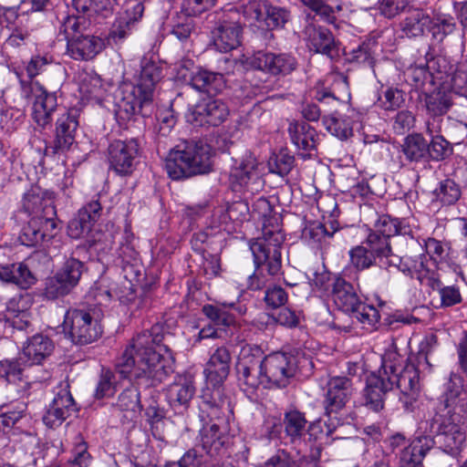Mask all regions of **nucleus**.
Instances as JSON below:
<instances>
[{
    "mask_svg": "<svg viewBox=\"0 0 467 467\" xmlns=\"http://www.w3.org/2000/svg\"><path fill=\"white\" fill-rule=\"evenodd\" d=\"M162 77V67L150 57H143L140 69L133 76L134 83H122L115 95L120 117L143 114V109L151 104L155 88Z\"/></svg>",
    "mask_w": 467,
    "mask_h": 467,
    "instance_id": "obj_3",
    "label": "nucleus"
},
{
    "mask_svg": "<svg viewBox=\"0 0 467 467\" xmlns=\"http://www.w3.org/2000/svg\"><path fill=\"white\" fill-rule=\"evenodd\" d=\"M394 266L406 275L417 279L421 285L430 288L439 286L440 275L431 267L430 260L424 254L415 257H400V263Z\"/></svg>",
    "mask_w": 467,
    "mask_h": 467,
    "instance_id": "obj_22",
    "label": "nucleus"
},
{
    "mask_svg": "<svg viewBox=\"0 0 467 467\" xmlns=\"http://www.w3.org/2000/svg\"><path fill=\"white\" fill-rule=\"evenodd\" d=\"M348 256L349 265L358 272L367 270L379 264L363 243L350 248Z\"/></svg>",
    "mask_w": 467,
    "mask_h": 467,
    "instance_id": "obj_47",
    "label": "nucleus"
},
{
    "mask_svg": "<svg viewBox=\"0 0 467 467\" xmlns=\"http://www.w3.org/2000/svg\"><path fill=\"white\" fill-rule=\"evenodd\" d=\"M333 299L338 308L348 315L362 302L353 285L342 277H337L334 281Z\"/></svg>",
    "mask_w": 467,
    "mask_h": 467,
    "instance_id": "obj_36",
    "label": "nucleus"
},
{
    "mask_svg": "<svg viewBox=\"0 0 467 467\" xmlns=\"http://www.w3.org/2000/svg\"><path fill=\"white\" fill-rule=\"evenodd\" d=\"M380 369L385 379L392 383V389H400L406 405L418 399L420 390L419 368L411 360L407 362L395 348H389L381 357Z\"/></svg>",
    "mask_w": 467,
    "mask_h": 467,
    "instance_id": "obj_6",
    "label": "nucleus"
},
{
    "mask_svg": "<svg viewBox=\"0 0 467 467\" xmlns=\"http://www.w3.org/2000/svg\"><path fill=\"white\" fill-rule=\"evenodd\" d=\"M240 386L247 395H253L262 386L270 389V384L262 364V353L259 348L245 346L242 348L236 364Z\"/></svg>",
    "mask_w": 467,
    "mask_h": 467,
    "instance_id": "obj_8",
    "label": "nucleus"
},
{
    "mask_svg": "<svg viewBox=\"0 0 467 467\" xmlns=\"http://www.w3.org/2000/svg\"><path fill=\"white\" fill-rule=\"evenodd\" d=\"M84 265L78 259H67L56 275L47 282L45 294L49 299L68 295L78 284Z\"/></svg>",
    "mask_w": 467,
    "mask_h": 467,
    "instance_id": "obj_14",
    "label": "nucleus"
},
{
    "mask_svg": "<svg viewBox=\"0 0 467 467\" xmlns=\"http://www.w3.org/2000/svg\"><path fill=\"white\" fill-rule=\"evenodd\" d=\"M228 115L229 109L223 101L203 99L189 109L186 119L194 127L219 126Z\"/></svg>",
    "mask_w": 467,
    "mask_h": 467,
    "instance_id": "obj_17",
    "label": "nucleus"
},
{
    "mask_svg": "<svg viewBox=\"0 0 467 467\" xmlns=\"http://www.w3.org/2000/svg\"><path fill=\"white\" fill-rule=\"evenodd\" d=\"M431 23L430 16L422 9L408 7L400 28L408 37H416L422 36Z\"/></svg>",
    "mask_w": 467,
    "mask_h": 467,
    "instance_id": "obj_39",
    "label": "nucleus"
},
{
    "mask_svg": "<svg viewBox=\"0 0 467 467\" xmlns=\"http://www.w3.org/2000/svg\"><path fill=\"white\" fill-rule=\"evenodd\" d=\"M264 467H300V463L285 450H278L265 462Z\"/></svg>",
    "mask_w": 467,
    "mask_h": 467,
    "instance_id": "obj_64",
    "label": "nucleus"
},
{
    "mask_svg": "<svg viewBox=\"0 0 467 467\" xmlns=\"http://www.w3.org/2000/svg\"><path fill=\"white\" fill-rule=\"evenodd\" d=\"M21 359H5L0 361V378L8 383L23 380L24 368Z\"/></svg>",
    "mask_w": 467,
    "mask_h": 467,
    "instance_id": "obj_58",
    "label": "nucleus"
},
{
    "mask_svg": "<svg viewBox=\"0 0 467 467\" xmlns=\"http://www.w3.org/2000/svg\"><path fill=\"white\" fill-rule=\"evenodd\" d=\"M251 66L273 76H286L297 66L296 59L286 53H272L258 51L250 62Z\"/></svg>",
    "mask_w": 467,
    "mask_h": 467,
    "instance_id": "obj_21",
    "label": "nucleus"
},
{
    "mask_svg": "<svg viewBox=\"0 0 467 467\" xmlns=\"http://www.w3.org/2000/svg\"><path fill=\"white\" fill-rule=\"evenodd\" d=\"M408 7V0H378L373 9L384 17L391 19L405 12Z\"/></svg>",
    "mask_w": 467,
    "mask_h": 467,
    "instance_id": "obj_57",
    "label": "nucleus"
},
{
    "mask_svg": "<svg viewBox=\"0 0 467 467\" xmlns=\"http://www.w3.org/2000/svg\"><path fill=\"white\" fill-rule=\"evenodd\" d=\"M285 436L291 442L301 441L307 431V420L305 414L296 410H290L284 415Z\"/></svg>",
    "mask_w": 467,
    "mask_h": 467,
    "instance_id": "obj_42",
    "label": "nucleus"
},
{
    "mask_svg": "<svg viewBox=\"0 0 467 467\" xmlns=\"http://www.w3.org/2000/svg\"><path fill=\"white\" fill-rule=\"evenodd\" d=\"M160 331V326H153L150 331H143L131 339L116 362V371L121 378L155 387L170 376L173 359L161 345L163 336Z\"/></svg>",
    "mask_w": 467,
    "mask_h": 467,
    "instance_id": "obj_1",
    "label": "nucleus"
},
{
    "mask_svg": "<svg viewBox=\"0 0 467 467\" xmlns=\"http://www.w3.org/2000/svg\"><path fill=\"white\" fill-rule=\"evenodd\" d=\"M437 201L445 204H454L461 197L460 186L451 179L441 181L433 192Z\"/></svg>",
    "mask_w": 467,
    "mask_h": 467,
    "instance_id": "obj_53",
    "label": "nucleus"
},
{
    "mask_svg": "<svg viewBox=\"0 0 467 467\" xmlns=\"http://www.w3.org/2000/svg\"><path fill=\"white\" fill-rule=\"evenodd\" d=\"M0 280L26 289L35 283L36 279L25 264L18 263L0 265Z\"/></svg>",
    "mask_w": 467,
    "mask_h": 467,
    "instance_id": "obj_40",
    "label": "nucleus"
},
{
    "mask_svg": "<svg viewBox=\"0 0 467 467\" xmlns=\"http://www.w3.org/2000/svg\"><path fill=\"white\" fill-rule=\"evenodd\" d=\"M295 159L293 156L280 151L272 155L268 160V169L272 173L281 177L287 175L294 166Z\"/></svg>",
    "mask_w": 467,
    "mask_h": 467,
    "instance_id": "obj_56",
    "label": "nucleus"
},
{
    "mask_svg": "<svg viewBox=\"0 0 467 467\" xmlns=\"http://www.w3.org/2000/svg\"><path fill=\"white\" fill-rule=\"evenodd\" d=\"M400 148V152L401 153L399 157L400 167L406 165L402 158L409 164L426 161L429 158V142L420 133H412L406 136Z\"/></svg>",
    "mask_w": 467,
    "mask_h": 467,
    "instance_id": "obj_30",
    "label": "nucleus"
},
{
    "mask_svg": "<svg viewBox=\"0 0 467 467\" xmlns=\"http://www.w3.org/2000/svg\"><path fill=\"white\" fill-rule=\"evenodd\" d=\"M266 233V241H257L250 246L255 265L254 272L248 277V288L252 290L270 286L274 276L281 270L284 237L280 233Z\"/></svg>",
    "mask_w": 467,
    "mask_h": 467,
    "instance_id": "obj_4",
    "label": "nucleus"
},
{
    "mask_svg": "<svg viewBox=\"0 0 467 467\" xmlns=\"http://www.w3.org/2000/svg\"><path fill=\"white\" fill-rule=\"evenodd\" d=\"M78 127L77 110L70 109L59 113L56 122L55 138L49 146L46 147L47 155H56L68 150L75 142L76 131Z\"/></svg>",
    "mask_w": 467,
    "mask_h": 467,
    "instance_id": "obj_19",
    "label": "nucleus"
},
{
    "mask_svg": "<svg viewBox=\"0 0 467 467\" xmlns=\"http://www.w3.org/2000/svg\"><path fill=\"white\" fill-rule=\"evenodd\" d=\"M355 391L352 379L348 377L334 376L327 380L323 404L330 420L346 408Z\"/></svg>",
    "mask_w": 467,
    "mask_h": 467,
    "instance_id": "obj_16",
    "label": "nucleus"
},
{
    "mask_svg": "<svg viewBox=\"0 0 467 467\" xmlns=\"http://www.w3.org/2000/svg\"><path fill=\"white\" fill-rule=\"evenodd\" d=\"M429 142V157L433 161H442L452 153L451 144L442 135L432 136Z\"/></svg>",
    "mask_w": 467,
    "mask_h": 467,
    "instance_id": "obj_59",
    "label": "nucleus"
},
{
    "mask_svg": "<svg viewBox=\"0 0 467 467\" xmlns=\"http://www.w3.org/2000/svg\"><path fill=\"white\" fill-rule=\"evenodd\" d=\"M211 148L203 143H187L171 150L164 168L172 180L186 179L211 170Z\"/></svg>",
    "mask_w": 467,
    "mask_h": 467,
    "instance_id": "obj_5",
    "label": "nucleus"
},
{
    "mask_svg": "<svg viewBox=\"0 0 467 467\" xmlns=\"http://www.w3.org/2000/svg\"><path fill=\"white\" fill-rule=\"evenodd\" d=\"M257 161L252 156H247L235 161L230 171V182L234 191L244 188L248 183L257 179Z\"/></svg>",
    "mask_w": 467,
    "mask_h": 467,
    "instance_id": "obj_37",
    "label": "nucleus"
},
{
    "mask_svg": "<svg viewBox=\"0 0 467 467\" xmlns=\"http://www.w3.org/2000/svg\"><path fill=\"white\" fill-rule=\"evenodd\" d=\"M254 210L263 220L264 238L261 241H266L268 234L265 232H269V234L280 233L285 238L280 229V215L276 213H273L272 206L267 199L259 198L256 200L254 204Z\"/></svg>",
    "mask_w": 467,
    "mask_h": 467,
    "instance_id": "obj_41",
    "label": "nucleus"
},
{
    "mask_svg": "<svg viewBox=\"0 0 467 467\" xmlns=\"http://www.w3.org/2000/svg\"><path fill=\"white\" fill-rule=\"evenodd\" d=\"M143 12L142 2L139 0L125 2L123 10L119 14L110 31V37L115 43L123 41L130 34L135 23L142 17Z\"/></svg>",
    "mask_w": 467,
    "mask_h": 467,
    "instance_id": "obj_24",
    "label": "nucleus"
},
{
    "mask_svg": "<svg viewBox=\"0 0 467 467\" xmlns=\"http://www.w3.org/2000/svg\"><path fill=\"white\" fill-rule=\"evenodd\" d=\"M264 21L270 29L283 28L291 19V11L267 2Z\"/></svg>",
    "mask_w": 467,
    "mask_h": 467,
    "instance_id": "obj_51",
    "label": "nucleus"
},
{
    "mask_svg": "<svg viewBox=\"0 0 467 467\" xmlns=\"http://www.w3.org/2000/svg\"><path fill=\"white\" fill-rule=\"evenodd\" d=\"M47 206L54 205V193L38 186L31 187L25 192L22 207L29 216H42L46 214Z\"/></svg>",
    "mask_w": 467,
    "mask_h": 467,
    "instance_id": "obj_34",
    "label": "nucleus"
},
{
    "mask_svg": "<svg viewBox=\"0 0 467 467\" xmlns=\"http://www.w3.org/2000/svg\"><path fill=\"white\" fill-rule=\"evenodd\" d=\"M424 102L427 114L436 115H446L452 105L451 95L441 90L426 95Z\"/></svg>",
    "mask_w": 467,
    "mask_h": 467,
    "instance_id": "obj_50",
    "label": "nucleus"
},
{
    "mask_svg": "<svg viewBox=\"0 0 467 467\" xmlns=\"http://www.w3.org/2000/svg\"><path fill=\"white\" fill-rule=\"evenodd\" d=\"M352 318H356L359 323L364 326L373 327L379 320V313L376 307L367 305L363 302L355 308L350 314Z\"/></svg>",
    "mask_w": 467,
    "mask_h": 467,
    "instance_id": "obj_60",
    "label": "nucleus"
},
{
    "mask_svg": "<svg viewBox=\"0 0 467 467\" xmlns=\"http://www.w3.org/2000/svg\"><path fill=\"white\" fill-rule=\"evenodd\" d=\"M92 457L88 451V443L81 435L75 438V443L72 450L71 463L76 467H88L90 465Z\"/></svg>",
    "mask_w": 467,
    "mask_h": 467,
    "instance_id": "obj_61",
    "label": "nucleus"
},
{
    "mask_svg": "<svg viewBox=\"0 0 467 467\" xmlns=\"http://www.w3.org/2000/svg\"><path fill=\"white\" fill-rule=\"evenodd\" d=\"M140 145L136 139L114 140L108 146L109 169L120 176L132 173L139 155Z\"/></svg>",
    "mask_w": 467,
    "mask_h": 467,
    "instance_id": "obj_13",
    "label": "nucleus"
},
{
    "mask_svg": "<svg viewBox=\"0 0 467 467\" xmlns=\"http://www.w3.org/2000/svg\"><path fill=\"white\" fill-rule=\"evenodd\" d=\"M101 310L91 307L70 308L64 316L63 330L75 344L87 345L102 334Z\"/></svg>",
    "mask_w": 467,
    "mask_h": 467,
    "instance_id": "obj_7",
    "label": "nucleus"
},
{
    "mask_svg": "<svg viewBox=\"0 0 467 467\" xmlns=\"http://www.w3.org/2000/svg\"><path fill=\"white\" fill-rule=\"evenodd\" d=\"M26 409L27 405L23 401H14L1 405L0 420L2 429L6 431H10L15 424L25 417Z\"/></svg>",
    "mask_w": 467,
    "mask_h": 467,
    "instance_id": "obj_46",
    "label": "nucleus"
},
{
    "mask_svg": "<svg viewBox=\"0 0 467 467\" xmlns=\"http://www.w3.org/2000/svg\"><path fill=\"white\" fill-rule=\"evenodd\" d=\"M391 389L392 383L389 379H385L379 368V375L371 374L367 379L363 393L365 406L375 412L379 411L384 407L383 397L385 393Z\"/></svg>",
    "mask_w": 467,
    "mask_h": 467,
    "instance_id": "obj_29",
    "label": "nucleus"
},
{
    "mask_svg": "<svg viewBox=\"0 0 467 467\" xmlns=\"http://www.w3.org/2000/svg\"><path fill=\"white\" fill-rule=\"evenodd\" d=\"M29 37L28 32L22 27H11L0 26V39L5 38L3 48H18L26 44Z\"/></svg>",
    "mask_w": 467,
    "mask_h": 467,
    "instance_id": "obj_52",
    "label": "nucleus"
},
{
    "mask_svg": "<svg viewBox=\"0 0 467 467\" xmlns=\"http://www.w3.org/2000/svg\"><path fill=\"white\" fill-rule=\"evenodd\" d=\"M456 408L467 415V389H464L461 376L451 374L431 421V432L440 438L444 451L451 454L461 449L465 440L461 427L462 417L453 411Z\"/></svg>",
    "mask_w": 467,
    "mask_h": 467,
    "instance_id": "obj_2",
    "label": "nucleus"
},
{
    "mask_svg": "<svg viewBox=\"0 0 467 467\" xmlns=\"http://www.w3.org/2000/svg\"><path fill=\"white\" fill-rule=\"evenodd\" d=\"M232 416L231 400L221 395L219 388H214L211 393L203 392L200 403V419L203 424L215 423L224 431V428L230 427Z\"/></svg>",
    "mask_w": 467,
    "mask_h": 467,
    "instance_id": "obj_12",
    "label": "nucleus"
},
{
    "mask_svg": "<svg viewBox=\"0 0 467 467\" xmlns=\"http://www.w3.org/2000/svg\"><path fill=\"white\" fill-rule=\"evenodd\" d=\"M56 217L55 206H47L46 214L30 218L19 235L21 244L26 246H36L55 237L58 232Z\"/></svg>",
    "mask_w": 467,
    "mask_h": 467,
    "instance_id": "obj_11",
    "label": "nucleus"
},
{
    "mask_svg": "<svg viewBox=\"0 0 467 467\" xmlns=\"http://www.w3.org/2000/svg\"><path fill=\"white\" fill-rule=\"evenodd\" d=\"M78 90L87 99L99 100L102 98L104 89L101 78L94 73L82 72L78 77Z\"/></svg>",
    "mask_w": 467,
    "mask_h": 467,
    "instance_id": "obj_45",
    "label": "nucleus"
},
{
    "mask_svg": "<svg viewBox=\"0 0 467 467\" xmlns=\"http://www.w3.org/2000/svg\"><path fill=\"white\" fill-rule=\"evenodd\" d=\"M20 83L25 96L31 94L34 98L32 112L34 120L42 128L50 125L53 114L60 110L57 93L48 91L38 81L26 84L21 80Z\"/></svg>",
    "mask_w": 467,
    "mask_h": 467,
    "instance_id": "obj_10",
    "label": "nucleus"
},
{
    "mask_svg": "<svg viewBox=\"0 0 467 467\" xmlns=\"http://www.w3.org/2000/svg\"><path fill=\"white\" fill-rule=\"evenodd\" d=\"M117 407L119 410L126 412L124 415L126 419L130 420L137 419L142 410L139 390L134 386L125 389L119 396Z\"/></svg>",
    "mask_w": 467,
    "mask_h": 467,
    "instance_id": "obj_43",
    "label": "nucleus"
},
{
    "mask_svg": "<svg viewBox=\"0 0 467 467\" xmlns=\"http://www.w3.org/2000/svg\"><path fill=\"white\" fill-rule=\"evenodd\" d=\"M230 427L222 430L220 426L203 424L200 430V446L203 452L211 459L216 460L226 452V446L229 441L228 432Z\"/></svg>",
    "mask_w": 467,
    "mask_h": 467,
    "instance_id": "obj_23",
    "label": "nucleus"
},
{
    "mask_svg": "<svg viewBox=\"0 0 467 467\" xmlns=\"http://www.w3.org/2000/svg\"><path fill=\"white\" fill-rule=\"evenodd\" d=\"M191 85L196 90L215 93L223 85V75L200 69L191 75Z\"/></svg>",
    "mask_w": 467,
    "mask_h": 467,
    "instance_id": "obj_44",
    "label": "nucleus"
},
{
    "mask_svg": "<svg viewBox=\"0 0 467 467\" xmlns=\"http://www.w3.org/2000/svg\"><path fill=\"white\" fill-rule=\"evenodd\" d=\"M435 444L431 436H419L406 446L400 455V467H421L424 456Z\"/></svg>",
    "mask_w": 467,
    "mask_h": 467,
    "instance_id": "obj_32",
    "label": "nucleus"
},
{
    "mask_svg": "<svg viewBox=\"0 0 467 467\" xmlns=\"http://www.w3.org/2000/svg\"><path fill=\"white\" fill-rule=\"evenodd\" d=\"M441 62L444 63L445 60L441 57H437L431 60L427 67L424 66L410 67L404 73L406 81L415 88L421 87L431 77L429 68H432L435 64L440 65Z\"/></svg>",
    "mask_w": 467,
    "mask_h": 467,
    "instance_id": "obj_54",
    "label": "nucleus"
},
{
    "mask_svg": "<svg viewBox=\"0 0 467 467\" xmlns=\"http://www.w3.org/2000/svg\"><path fill=\"white\" fill-rule=\"evenodd\" d=\"M53 349V342L48 337L36 334L28 339L19 359H24V363L28 366L38 365L52 353Z\"/></svg>",
    "mask_w": 467,
    "mask_h": 467,
    "instance_id": "obj_33",
    "label": "nucleus"
},
{
    "mask_svg": "<svg viewBox=\"0 0 467 467\" xmlns=\"http://www.w3.org/2000/svg\"><path fill=\"white\" fill-rule=\"evenodd\" d=\"M451 118H446L445 115L427 114L425 120L426 133L432 137L448 133L447 124L451 122Z\"/></svg>",
    "mask_w": 467,
    "mask_h": 467,
    "instance_id": "obj_62",
    "label": "nucleus"
},
{
    "mask_svg": "<svg viewBox=\"0 0 467 467\" xmlns=\"http://www.w3.org/2000/svg\"><path fill=\"white\" fill-rule=\"evenodd\" d=\"M234 311L237 315L242 316L245 314L246 307L244 306L236 305L235 303H221L219 306L205 305L202 306V313L216 326L228 327L234 322L235 317L234 313L226 310Z\"/></svg>",
    "mask_w": 467,
    "mask_h": 467,
    "instance_id": "obj_38",
    "label": "nucleus"
},
{
    "mask_svg": "<svg viewBox=\"0 0 467 467\" xmlns=\"http://www.w3.org/2000/svg\"><path fill=\"white\" fill-rule=\"evenodd\" d=\"M88 26V23L84 16H67L61 23L59 35H64V39L67 43L71 38L78 37V36L85 34Z\"/></svg>",
    "mask_w": 467,
    "mask_h": 467,
    "instance_id": "obj_49",
    "label": "nucleus"
},
{
    "mask_svg": "<svg viewBox=\"0 0 467 467\" xmlns=\"http://www.w3.org/2000/svg\"><path fill=\"white\" fill-rule=\"evenodd\" d=\"M241 13L237 9L224 11L212 31V39L215 48L223 53L229 52L241 44Z\"/></svg>",
    "mask_w": 467,
    "mask_h": 467,
    "instance_id": "obj_9",
    "label": "nucleus"
},
{
    "mask_svg": "<svg viewBox=\"0 0 467 467\" xmlns=\"http://www.w3.org/2000/svg\"><path fill=\"white\" fill-rule=\"evenodd\" d=\"M102 207L99 199L92 200L85 204L78 213V216L71 220L67 226L68 235L73 239H79L88 235L94 223L101 215Z\"/></svg>",
    "mask_w": 467,
    "mask_h": 467,
    "instance_id": "obj_25",
    "label": "nucleus"
},
{
    "mask_svg": "<svg viewBox=\"0 0 467 467\" xmlns=\"http://www.w3.org/2000/svg\"><path fill=\"white\" fill-rule=\"evenodd\" d=\"M231 355L225 347L218 348L210 357L203 373L206 381L213 388H218L228 377Z\"/></svg>",
    "mask_w": 467,
    "mask_h": 467,
    "instance_id": "obj_27",
    "label": "nucleus"
},
{
    "mask_svg": "<svg viewBox=\"0 0 467 467\" xmlns=\"http://www.w3.org/2000/svg\"><path fill=\"white\" fill-rule=\"evenodd\" d=\"M104 44L101 38L83 34L71 38L67 43V53L75 60H89L94 58L102 49Z\"/></svg>",
    "mask_w": 467,
    "mask_h": 467,
    "instance_id": "obj_31",
    "label": "nucleus"
},
{
    "mask_svg": "<svg viewBox=\"0 0 467 467\" xmlns=\"http://www.w3.org/2000/svg\"><path fill=\"white\" fill-rule=\"evenodd\" d=\"M194 394V377L190 372L177 375L166 389V399L173 408L187 407Z\"/></svg>",
    "mask_w": 467,
    "mask_h": 467,
    "instance_id": "obj_26",
    "label": "nucleus"
},
{
    "mask_svg": "<svg viewBox=\"0 0 467 467\" xmlns=\"http://www.w3.org/2000/svg\"><path fill=\"white\" fill-rule=\"evenodd\" d=\"M262 364L271 388L287 386L296 370V357L284 352H274L262 358Z\"/></svg>",
    "mask_w": 467,
    "mask_h": 467,
    "instance_id": "obj_15",
    "label": "nucleus"
},
{
    "mask_svg": "<svg viewBox=\"0 0 467 467\" xmlns=\"http://www.w3.org/2000/svg\"><path fill=\"white\" fill-rule=\"evenodd\" d=\"M75 411L76 404L69 386L67 383H61L57 388L55 397L43 416V422L49 428H57Z\"/></svg>",
    "mask_w": 467,
    "mask_h": 467,
    "instance_id": "obj_20",
    "label": "nucleus"
},
{
    "mask_svg": "<svg viewBox=\"0 0 467 467\" xmlns=\"http://www.w3.org/2000/svg\"><path fill=\"white\" fill-rule=\"evenodd\" d=\"M363 244L371 253L379 265V269L371 282H363V285H379L381 283L383 269H389L400 263V256L394 254L389 240L378 232L369 231Z\"/></svg>",
    "mask_w": 467,
    "mask_h": 467,
    "instance_id": "obj_18",
    "label": "nucleus"
},
{
    "mask_svg": "<svg viewBox=\"0 0 467 467\" xmlns=\"http://www.w3.org/2000/svg\"><path fill=\"white\" fill-rule=\"evenodd\" d=\"M374 227L375 229L371 230L372 232H378L380 235L387 237L388 240L396 234H405L402 222L387 214L380 215Z\"/></svg>",
    "mask_w": 467,
    "mask_h": 467,
    "instance_id": "obj_55",
    "label": "nucleus"
},
{
    "mask_svg": "<svg viewBox=\"0 0 467 467\" xmlns=\"http://www.w3.org/2000/svg\"><path fill=\"white\" fill-rule=\"evenodd\" d=\"M114 378V374L110 370H102L95 391V397L97 399H103L114 395L116 391Z\"/></svg>",
    "mask_w": 467,
    "mask_h": 467,
    "instance_id": "obj_63",
    "label": "nucleus"
},
{
    "mask_svg": "<svg viewBox=\"0 0 467 467\" xmlns=\"http://www.w3.org/2000/svg\"><path fill=\"white\" fill-rule=\"evenodd\" d=\"M310 50L333 57L337 52V43L333 34L326 27L308 24L304 30Z\"/></svg>",
    "mask_w": 467,
    "mask_h": 467,
    "instance_id": "obj_28",
    "label": "nucleus"
},
{
    "mask_svg": "<svg viewBox=\"0 0 467 467\" xmlns=\"http://www.w3.org/2000/svg\"><path fill=\"white\" fill-rule=\"evenodd\" d=\"M288 133L292 143L304 151L317 150L322 135L306 122H293L289 124Z\"/></svg>",
    "mask_w": 467,
    "mask_h": 467,
    "instance_id": "obj_35",
    "label": "nucleus"
},
{
    "mask_svg": "<svg viewBox=\"0 0 467 467\" xmlns=\"http://www.w3.org/2000/svg\"><path fill=\"white\" fill-rule=\"evenodd\" d=\"M322 121L326 130L339 140H347L353 134V127L345 116L331 114L323 117Z\"/></svg>",
    "mask_w": 467,
    "mask_h": 467,
    "instance_id": "obj_48",
    "label": "nucleus"
}]
</instances>
